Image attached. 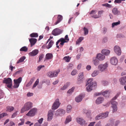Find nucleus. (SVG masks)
<instances>
[{
  "label": "nucleus",
  "instance_id": "nucleus-23",
  "mask_svg": "<svg viewBox=\"0 0 126 126\" xmlns=\"http://www.w3.org/2000/svg\"><path fill=\"white\" fill-rule=\"evenodd\" d=\"M112 12L113 14L115 15H118L120 14V12L118 11L117 8H114L112 10Z\"/></svg>",
  "mask_w": 126,
  "mask_h": 126
},
{
  "label": "nucleus",
  "instance_id": "nucleus-50",
  "mask_svg": "<svg viewBox=\"0 0 126 126\" xmlns=\"http://www.w3.org/2000/svg\"><path fill=\"white\" fill-rule=\"evenodd\" d=\"M112 108H113L112 112H116L117 110V106H112Z\"/></svg>",
  "mask_w": 126,
  "mask_h": 126
},
{
  "label": "nucleus",
  "instance_id": "nucleus-17",
  "mask_svg": "<svg viewBox=\"0 0 126 126\" xmlns=\"http://www.w3.org/2000/svg\"><path fill=\"white\" fill-rule=\"evenodd\" d=\"M39 51L37 49H35L29 53V55L31 56H35L37 55Z\"/></svg>",
  "mask_w": 126,
  "mask_h": 126
},
{
  "label": "nucleus",
  "instance_id": "nucleus-18",
  "mask_svg": "<svg viewBox=\"0 0 126 126\" xmlns=\"http://www.w3.org/2000/svg\"><path fill=\"white\" fill-rule=\"evenodd\" d=\"M29 41L31 43V47H32L36 43L37 40L36 38H31L29 39Z\"/></svg>",
  "mask_w": 126,
  "mask_h": 126
},
{
  "label": "nucleus",
  "instance_id": "nucleus-4",
  "mask_svg": "<svg viewBox=\"0 0 126 126\" xmlns=\"http://www.w3.org/2000/svg\"><path fill=\"white\" fill-rule=\"evenodd\" d=\"M60 72L59 69L58 70L56 71L52 72L50 71L48 72L47 74V76L50 78L57 77L58 74Z\"/></svg>",
  "mask_w": 126,
  "mask_h": 126
},
{
  "label": "nucleus",
  "instance_id": "nucleus-21",
  "mask_svg": "<svg viewBox=\"0 0 126 126\" xmlns=\"http://www.w3.org/2000/svg\"><path fill=\"white\" fill-rule=\"evenodd\" d=\"M110 92L109 91H106L102 93V95L106 97H109L110 95Z\"/></svg>",
  "mask_w": 126,
  "mask_h": 126
},
{
  "label": "nucleus",
  "instance_id": "nucleus-55",
  "mask_svg": "<svg viewBox=\"0 0 126 126\" xmlns=\"http://www.w3.org/2000/svg\"><path fill=\"white\" fill-rule=\"evenodd\" d=\"M7 114L5 113H3L0 114V119L2 118L4 116H7Z\"/></svg>",
  "mask_w": 126,
  "mask_h": 126
},
{
  "label": "nucleus",
  "instance_id": "nucleus-24",
  "mask_svg": "<svg viewBox=\"0 0 126 126\" xmlns=\"http://www.w3.org/2000/svg\"><path fill=\"white\" fill-rule=\"evenodd\" d=\"M82 97L81 95H79L75 98V101L77 102H79L82 101Z\"/></svg>",
  "mask_w": 126,
  "mask_h": 126
},
{
  "label": "nucleus",
  "instance_id": "nucleus-62",
  "mask_svg": "<svg viewBox=\"0 0 126 126\" xmlns=\"http://www.w3.org/2000/svg\"><path fill=\"white\" fill-rule=\"evenodd\" d=\"M120 94V93H117L115 96L112 98L113 100H115L116 99L117 97L119 96Z\"/></svg>",
  "mask_w": 126,
  "mask_h": 126
},
{
  "label": "nucleus",
  "instance_id": "nucleus-7",
  "mask_svg": "<svg viewBox=\"0 0 126 126\" xmlns=\"http://www.w3.org/2000/svg\"><path fill=\"white\" fill-rule=\"evenodd\" d=\"M61 103L58 99H57L55 101L52 107V109L54 110L57 109L60 106Z\"/></svg>",
  "mask_w": 126,
  "mask_h": 126
},
{
  "label": "nucleus",
  "instance_id": "nucleus-54",
  "mask_svg": "<svg viewBox=\"0 0 126 126\" xmlns=\"http://www.w3.org/2000/svg\"><path fill=\"white\" fill-rule=\"evenodd\" d=\"M44 54H42L40 55L39 56L38 61L39 62H40L44 58Z\"/></svg>",
  "mask_w": 126,
  "mask_h": 126
},
{
  "label": "nucleus",
  "instance_id": "nucleus-41",
  "mask_svg": "<svg viewBox=\"0 0 126 126\" xmlns=\"http://www.w3.org/2000/svg\"><path fill=\"white\" fill-rule=\"evenodd\" d=\"M28 49V48L24 46L20 49V51H23L24 52H26L27 51Z\"/></svg>",
  "mask_w": 126,
  "mask_h": 126
},
{
  "label": "nucleus",
  "instance_id": "nucleus-2",
  "mask_svg": "<svg viewBox=\"0 0 126 126\" xmlns=\"http://www.w3.org/2000/svg\"><path fill=\"white\" fill-rule=\"evenodd\" d=\"M32 107V103L30 102H28L25 103L23 107L21 110V112L23 113L24 112L28 110Z\"/></svg>",
  "mask_w": 126,
  "mask_h": 126
},
{
  "label": "nucleus",
  "instance_id": "nucleus-29",
  "mask_svg": "<svg viewBox=\"0 0 126 126\" xmlns=\"http://www.w3.org/2000/svg\"><path fill=\"white\" fill-rule=\"evenodd\" d=\"M54 43V42L52 40H51L49 42L48 45L46 46V48L47 49L50 48L52 47Z\"/></svg>",
  "mask_w": 126,
  "mask_h": 126
},
{
  "label": "nucleus",
  "instance_id": "nucleus-9",
  "mask_svg": "<svg viewBox=\"0 0 126 126\" xmlns=\"http://www.w3.org/2000/svg\"><path fill=\"white\" fill-rule=\"evenodd\" d=\"M108 67V64L107 63L103 64H101L99 65L98 67V68L99 70L102 72L105 70Z\"/></svg>",
  "mask_w": 126,
  "mask_h": 126
},
{
  "label": "nucleus",
  "instance_id": "nucleus-43",
  "mask_svg": "<svg viewBox=\"0 0 126 126\" xmlns=\"http://www.w3.org/2000/svg\"><path fill=\"white\" fill-rule=\"evenodd\" d=\"M60 42H61L60 43V44L62 46H63L64 45V43H66L65 41L64 38H61L60 39Z\"/></svg>",
  "mask_w": 126,
  "mask_h": 126
},
{
  "label": "nucleus",
  "instance_id": "nucleus-12",
  "mask_svg": "<svg viewBox=\"0 0 126 126\" xmlns=\"http://www.w3.org/2000/svg\"><path fill=\"white\" fill-rule=\"evenodd\" d=\"M118 59L115 57H113L111 58L110 59V62L112 65H116L117 63Z\"/></svg>",
  "mask_w": 126,
  "mask_h": 126
},
{
  "label": "nucleus",
  "instance_id": "nucleus-42",
  "mask_svg": "<svg viewBox=\"0 0 126 126\" xmlns=\"http://www.w3.org/2000/svg\"><path fill=\"white\" fill-rule=\"evenodd\" d=\"M31 37H37L38 36V35L37 33H33L30 35Z\"/></svg>",
  "mask_w": 126,
  "mask_h": 126
},
{
  "label": "nucleus",
  "instance_id": "nucleus-3",
  "mask_svg": "<svg viewBox=\"0 0 126 126\" xmlns=\"http://www.w3.org/2000/svg\"><path fill=\"white\" fill-rule=\"evenodd\" d=\"M3 83L6 84L7 87L9 88H11L12 85V79L10 78H4L3 81Z\"/></svg>",
  "mask_w": 126,
  "mask_h": 126
},
{
  "label": "nucleus",
  "instance_id": "nucleus-26",
  "mask_svg": "<svg viewBox=\"0 0 126 126\" xmlns=\"http://www.w3.org/2000/svg\"><path fill=\"white\" fill-rule=\"evenodd\" d=\"M46 59L50 60L51 59L53 58V55L52 54L48 53L46 54Z\"/></svg>",
  "mask_w": 126,
  "mask_h": 126
},
{
  "label": "nucleus",
  "instance_id": "nucleus-28",
  "mask_svg": "<svg viewBox=\"0 0 126 126\" xmlns=\"http://www.w3.org/2000/svg\"><path fill=\"white\" fill-rule=\"evenodd\" d=\"M34 79V77H33V78H32L30 80V81L26 85V87H28L30 86L32 84Z\"/></svg>",
  "mask_w": 126,
  "mask_h": 126
},
{
  "label": "nucleus",
  "instance_id": "nucleus-32",
  "mask_svg": "<svg viewBox=\"0 0 126 126\" xmlns=\"http://www.w3.org/2000/svg\"><path fill=\"white\" fill-rule=\"evenodd\" d=\"M75 88L74 87H73L68 91L67 93L68 95H70L73 92Z\"/></svg>",
  "mask_w": 126,
  "mask_h": 126
},
{
  "label": "nucleus",
  "instance_id": "nucleus-14",
  "mask_svg": "<svg viewBox=\"0 0 126 126\" xmlns=\"http://www.w3.org/2000/svg\"><path fill=\"white\" fill-rule=\"evenodd\" d=\"M77 122L80 125H82L85 123V121L81 118L78 117L76 119Z\"/></svg>",
  "mask_w": 126,
  "mask_h": 126
},
{
  "label": "nucleus",
  "instance_id": "nucleus-58",
  "mask_svg": "<svg viewBox=\"0 0 126 126\" xmlns=\"http://www.w3.org/2000/svg\"><path fill=\"white\" fill-rule=\"evenodd\" d=\"M101 83L102 84L104 85H107L108 83V82L106 80H103L101 81Z\"/></svg>",
  "mask_w": 126,
  "mask_h": 126
},
{
  "label": "nucleus",
  "instance_id": "nucleus-15",
  "mask_svg": "<svg viewBox=\"0 0 126 126\" xmlns=\"http://www.w3.org/2000/svg\"><path fill=\"white\" fill-rule=\"evenodd\" d=\"M96 57L100 61H103L105 58L104 55L101 53L97 54Z\"/></svg>",
  "mask_w": 126,
  "mask_h": 126
},
{
  "label": "nucleus",
  "instance_id": "nucleus-35",
  "mask_svg": "<svg viewBox=\"0 0 126 126\" xmlns=\"http://www.w3.org/2000/svg\"><path fill=\"white\" fill-rule=\"evenodd\" d=\"M71 117L70 116H69L67 117L65 122V124H67L69 122L71 121Z\"/></svg>",
  "mask_w": 126,
  "mask_h": 126
},
{
  "label": "nucleus",
  "instance_id": "nucleus-51",
  "mask_svg": "<svg viewBox=\"0 0 126 126\" xmlns=\"http://www.w3.org/2000/svg\"><path fill=\"white\" fill-rule=\"evenodd\" d=\"M20 120L21 121V123H18V126H20L24 124V120L23 119H21Z\"/></svg>",
  "mask_w": 126,
  "mask_h": 126
},
{
  "label": "nucleus",
  "instance_id": "nucleus-57",
  "mask_svg": "<svg viewBox=\"0 0 126 126\" xmlns=\"http://www.w3.org/2000/svg\"><path fill=\"white\" fill-rule=\"evenodd\" d=\"M64 39L66 43L68 42L69 40V39L68 38V35H66L65 36Z\"/></svg>",
  "mask_w": 126,
  "mask_h": 126
},
{
  "label": "nucleus",
  "instance_id": "nucleus-13",
  "mask_svg": "<svg viewBox=\"0 0 126 126\" xmlns=\"http://www.w3.org/2000/svg\"><path fill=\"white\" fill-rule=\"evenodd\" d=\"M65 113V111L62 109H59L57 110L55 113V115H58L64 114Z\"/></svg>",
  "mask_w": 126,
  "mask_h": 126
},
{
  "label": "nucleus",
  "instance_id": "nucleus-52",
  "mask_svg": "<svg viewBox=\"0 0 126 126\" xmlns=\"http://www.w3.org/2000/svg\"><path fill=\"white\" fill-rule=\"evenodd\" d=\"M77 72V70L74 69L71 73V74L73 76L76 75Z\"/></svg>",
  "mask_w": 126,
  "mask_h": 126
},
{
  "label": "nucleus",
  "instance_id": "nucleus-1",
  "mask_svg": "<svg viewBox=\"0 0 126 126\" xmlns=\"http://www.w3.org/2000/svg\"><path fill=\"white\" fill-rule=\"evenodd\" d=\"M97 85L96 82L93 81V79L90 78L88 80L86 86V89L88 92H90L93 90V87L96 86Z\"/></svg>",
  "mask_w": 126,
  "mask_h": 126
},
{
  "label": "nucleus",
  "instance_id": "nucleus-37",
  "mask_svg": "<svg viewBox=\"0 0 126 126\" xmlns=\"http://www.w3.org/2000/svg\"><path fill=\"white\" fill-rule=\"evenodd\" d=\"M25 58V57L24 56L21 57L19 60L17 62V63H18L21 62H23Z\"/></svg>",
  "mask_w": 126,
  "mask_h": 126
},
{
  "label": "nucleus",
  "instance_id": "nucleus-46",
  "mask_svg": "<svg viewBox=\"0 0 126 126\" xmlns=\"http://www.w3.org/2000/svg\"><path fill=\"white\" fill-rule=\"evenodd\" d=\"M86 114V116L88 118L90 117L91 116V112L90 111L86 110L85 112Z\"/></svg>",
  "mask_w": 126,
  "mask_h": 126
},
{
  "label": "nucleus",
  "instance_id": "nucleus-44",
  "mask_svg": "<svg viewBox=\"0 0 126 126\" xmlns=\"http://www.w3.org/2000/svg\"><path fill=\"white\" fill-rule=\"evenodd\" d=\"M83 29L84 32V35H86L87 34H88L89 32L88 29L85 27L83 28Z\"/></svg>",
  "mask_w": 126,
  "mask_h": 126
},
{
  "label": "nucleus",
  "instance_id": "nucleus-5",
  "mask_svg": "<svg viewBox=\"0 0 126 126\" xmlns=\"http://www.w3.org/2000/svg\"><path fill=\"white\" fill-rule=\"evenodd\" d=\"M63 30L56 28L54 29L52 32V34L54 35L57 36L61 34Z\"/></svg>",
  "mask_w": 126,
  "mask_h": 126
},
{
  "label": "nucleus",
  "instance_id": "nucleus-53",
  "mask_svg": "<svg viewBox=\"0 0 126 126\" xmlns=\"http://www.w3.org/2000/svg\"><path fill=\"white\" fill-rule=\"evenodd\" d=\"M79 78L81 79H82L83 77V72L80 73L79 75Z\"/></svg>",
  "mask_w": 126,
  "mask_h": 126
},
{
  "label": "nucleus",
  "instance_id": "nucleus-19",
  "mask_svg": "<svg viewBox=\"0 0 126 126\" xmlns=\"http://www.w3.org/2000/svg\"><path fill=\"white\" fill-rule=\"evenodd\" d=\"M96 57H94L93 58L92 62L95 66L97 65L99 63V61Z\"/></svg>",
  "mask_w": 126,
  "mask_h": 126
},
{
  "label": "nucleus",
  "instance_id": "nucleus-31",
  "mask_svg": "<svg viewBox=\"0 0 126 126\" xmlns=\"http://www.w3.org/2000/svg\"><path fill=\"white\" fill-rule=\"evenodd\" d=\"M99 71L97 70H95L91 74L92 77H95L98 75L99 73Z\"/></svg>",
  "mask_w": 126,
  "mask_h": 126
},
{
  "label": "nucleus",
  "instance_id": "nucleus-22",
  "mask_svg": "<svg viewBox=\"0 0 126 126\" xmlns=\"http://www.w3.org/2000/svg\"><path fill=\"white\" fill-rule=\"evenodd\" d=\"M104 99L103 97H98L96 101V103L97 104H99L101 103L103 101Z\"/></svg>",
  "mask_w": 126,
  "mask_h": 126
},
{
  "label": "nucleus",
  "instance_id": "nucleus-34",
  "mask_svg": "<svg viewBox=\"0 0 126 126\" xmlns=\"http://www.w3.org/2000/svg\"><path fill=\"white\" fill-rule=\"evenodd\" d=\"M84 37H79L76 42V44H79L81 42L83 39Z\"/></svg>",
  "mask_w": 126,
  "mask_h": 126
},
{
  "label": "nucleus",
  "instance_id": "nucleus-56",
  "mask_svg": "<svg viewBox=\"0 0 126 126\" xmlns=\"http://www.w3.org/2000/svg\"><path fill=\"white\" fill-rule=\"evenodd\" d=\"M45 66L44 65H40L37 67V70L38 71H39L43 67H44Z\"/></svg>",
  "mask_w": 126,
  "mask_h": 126
},
{
  "label": "nucleus",
  "instance_id": "nucleus-49",
  "mask_svg": "<svg viewBox=\"0 0 126 126\" xmlns=\"http://www.w3.org/2000/svg\"><path fill=\"white\" fill-rule=\"evenodd\" d=\"M18 111H16V112L14 113L11 116V118H14L16 116L17 114V113H18Z\"/></svg>",
  "mask_w": 126,
  "mask_h": 126
},
{
  "label": "nucleus",
  "instance_id": "nucleus-8",
  "mask_svg": "<svg viewBox=\"0 0 126 126\" xmlns=\"http://www.w3.org/2000/svg\"><path fill=\"white\" fill-rule=\"evenodd\" d=\"M37 111V110L35 108L31 109L29 111L28 113L26 114L27 116L32 117L34 116Z\"/></svg>",
  "mask_w": 126,
  "mask_h": 126
},
{
  "label": "nucleus",
  "instance_id": "nucleus-59",
  "mask_svg": "<svg viewBox=\"0 0 126 126\" xmlns=\"http://www.w3.org/2000/svg\"><path fill=\"white\" fill-rule=\"evenodd\" d=\"M114 121L113 119H111L110 120V123L109 124L111 126H113L114 124Z\"/></svg>",
  "mask_w": 126,
  "mask_h": 126
},
{
  "label": "nucleus",
  "instance_id": "nucleus-30",
  "mask_svg": "<svg viewBox=\"0 0 126 126\" xmlns=\"http://www.w3.org/2000/svg\"><path fill=\"white\" fill-rule=\"evenodd\" d=\"M102 117V119H105L108 116L109 112H106L103 113H101Z\"/></svg>",
  "mask_w": 126,
  "mask_h": 126
},
{
  "label": "nucleus",
  "instance_id": "nucleus-64",
  "mask_svg": "<svg viewBox=\"0 0 126 126\" xmlns=\"http://www.w3.org/2000/svg\"><path fill=\"white\" fill-rule=\"evenodd\" d=\"M73 64L72 63H69V64H68L67 66V68L68 69L71 68L73 67Z\"/></svg>",
  "mask_w": 126,
  "mask_h": 126
},
{
  "label": "nucleus",
  "instance_id": "nucleus-20",
  "mask_svg": "<svg viewBox=\"0 0 126 126\" xmlns=\"http://www.w3.org/2000/svg\"><path fill=\"white\" fill-rule=\"evenodd\" d=\"M101 53L104 55L106 56H108L110 54V51L108 49H103L102 50Z\"/></svg>",
  "mask_w": 126,
  "mask_h": 126
},
{
  "label": "nucleus",
  "instance_id": "nucleus-27",
  "mask_svg": "<svg viewBox=\"0 0 126 126\" xmlns=\"http://www.w3.org/2000/svg\"><path fill=\"white\" fill-rule=\"evenodd\" d=\"M14 109V108L13 107L11 106H8L6 108L7 111L10 112L12 111Z\"/></svg>",
  "mask_w": 126,
  "mask_h": 126
},
{
  "label": "nucleus",
  "instance_id": "nucleus-33",
  "mask_svg": "<svg viewBox=\"0 0 126 126\" xmlns=\"http://www.w3.org/2000/svg\"><path fill=\"white\" fill-rule=\"evenodd\" d=\"M69 85V83H67L66 84H65L63 87L61 88V90H64L66 89L68 87Z\"/></svg>",
  "mask_w": 126,
  "mask_h": 126
},
{
  "label": "nucleus",
  "instance_id": "nucleus-40",
  "mask_svg": "<svg viewBox=\"0 0 126 126\" xmlns=\"http://www.w3.org/2000/svg\"><path fill=\"white\" fill-rule=\"evenodd\" d=\"M120 23V21H119L116 22H113L112 24V28H113L115 26H117Z\"/></svg>",
  "mask_w": 126,
  "mask_h": 126
},
{
  "label": "nucleus",
  "instance_id": "nucleus-39",
  "mask_svg": "<svg viewBox=\"0 0 126 126\" xmlns=\"http://www.w3.org/2000/svg\"><path fill=\"white\" fill-rule=\"evenodd\" d=\"M100 119H102V117L101 113L98 114L95 117V119L96 120H99Z\"/></svg>",
  "mask_w": 126,
  "mask_h": 126
},
{
  "label": "nucleus",
  "instance_id": "nucleus-38",
  "mask_svg": "<svg viewBox=\"0 0 126 126\" xmlns=\"http://www.w3.org/2000/svg\"><path fill=\"white\" fill-rule=\"evenodd\" d=\"M112 99L111 101V102L112 106H117V103Z\"/></svg>",
  "mask_w": 126,
  "mask_h": 126
},
{
  "label": "nucleus",
  "instance_id": "nucleus-61",
  "mask_svg": "<svg viewBox=\"0 0 126 126\" xmlns=\"http://www.w3.org/2000/svg\"><path fill=\"white\" fill-rule=\"evenodd\" d=\"M91 17L95 18H97L100 17V16L98 15H95L92 16Z\"/></svg>",
  "mask_w": 126,
  "mask_h": 126
},
{
  "label": "nucleus",
  "instance_id": "nucleus-36",
  "mask_svg": "<svg viewBox=\"0 0 126 126\" xmlns=\"http://www.w3.org/2000/svg\"><path fill=\"white\" fill-rule=\"evenodd\" d=\"M72 107L70 105H68L66 108V112L67 113H69L71 112Z\"/></svg>",
  "mask_w": 126,
  "mask_h": 126
},
{
  "label": "nucleus",
  "instance_id": "nucleus-11",
  "mask_svg": "<svg viewBox=\"0 0 126 126\" xmlns=\"http://www.w3.org/2000/svg\"><path fill=\"white\" fill-rule=\"evenodd\" d=\"M54 115V111L52 110H50L48 111L47 115V121H50L53 118Z\"/></svg>",
  "mask_w": 126,
  "mask_h": 126
},
{
  "label": "nucleus",
  "instance_id": "nucleus-63",
  "mask_svg": "<svg viewBox=\"0 0 126 126\" xmlns=\"http://www.w3.org/2000/svg\"><path fill=\"white\" fill-rule=\"evenodd\" d=\"M108 41L107 38V37H105L103 38L102 42L103 43H106Z\"/></svg>",
  "mask_w": 126,
  "mask_h": 126
},
{
  "label": "nucleus",
  "instance_id": "nucleus-16",
  "mask_svg": "<svg viewBox=\"0 0 126 126\" xmlns=\"http://www.w3.org/2000/svg\"><path fill=\"white\" fill-rule=\"evenodd\" d=\"M121 84L124 85L126 84V76L122 77L119 80Z\"/></svg>",
  "mask_w": 126,
  "mask_h": 126
},
{
  "label": "nucleus",
  "instance_id": "nucleus-48",
  "mask_svg": "<svg viewBox=\"0 0 126 126\" xmlns=\"http://www.w3.org/2000/svg\"><path fill=\"white\" fill-rule=\"evenodd\" d=\"M39 83V79H37L35 82V83L34 84L33 86L32 87V89H33L37 85V84H38Z\"/></svg>",
  "mask_w": 126,
  "mask_h": 126
},
{
  "label": "nucleus",
  "instance_id": "nucleus-47",
  "mask_svg": "<svg viewBox=\"0 0 126 126\" xmlns=\"http://www.w3.org/2000/svg\"><path fill=\"white\" fill-rule=\"evenodd\" d=\"M125 37V36L122 34H118L117 35V38H124Z\"/></svg>",
  "mask_w": 126,
  "mask_h": 126
},
{
  "label": "nucleus",
  "instance_id": "nucleus-25",
  "mask_svg": "<svg viewBox=\"0 0 126 126\" xmlns=\"http://www.w3.org/2000/svg\"><path fill=\"white\" fill-rule=\"evenodd\" d=\"M63 19L62 16L60 15H58V16L57 20V21L55 23V24L56 25L59 23Z\"/></svg>",
  "mask_w": 126,
  "mask_h": 126
},
{
  "label": "nucleus",
  "instance_id": "nucleus-10",
  "mask_svg": "<svg viewBox=\"0 0 126 126\" xmlns=\"http://www.w3.org/2000/svg\"><path fill=\"white\" fill-rule=\"evenodd\" d=\"M115 52L118 56L120 55L121 53V50L120 47L117 46H116L114 48Z\"/></svg>",
  "mask_w": 126,
  "mask_h": 126
},
{
  "label": "nucleus",
  "instance_id": "nucleus-45",
  "mask_svg": "<svg viewBox=\"0 0 126 126\" xmlns=\"http://www.w3.org/2000/svg\"><path fill=\"white\" fill-rule=\"evenodd\" d=\"M70 59V58L69 57V56H65L64 57L63 60H64L65 62H69Z\"/></svg>",
  "mask_w": 126,
  "mask_h": 126
},
{
  "label": "nucleus",
  "instance_id": "nucleus-60",
  "mask_svg": "<svg viewBox=\"0 0 126 126\" xmlns=\"http://www.w3.org/2000/svg\"><path fill=\"white\" fill-rule=\"evenodd\" d=\"M107 31V29L105 27H104L102 29V32L104 34H105Z\"/></svg>",
  "mask_w": 126,
  "mask_h": 126
},
{
  "label": "nucleus",
  "instance_id": "nucleus-6",
  "mask_svg": "<svg viewBox=\"0 0 126 126\" xmlns=\"http://www.w3.org/2000/svg\"><path fill=\"white\" fill-rule=\"evenodd\" d=\"M22 78L21 77H20L17 79H15L14 80V88H16L19 87V84L21 82L22 80Z\"/></svg>",
  "mask_w": 126,
  "mask_h": 126
}]
</instances>
